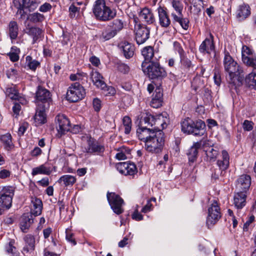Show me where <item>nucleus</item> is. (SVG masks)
Listing matches in <instances>:
<instances>
[{
  "label": "nucleus",
  "mask_w": 256,
  "mask_h": 256,
  "mask_svg": "<svg viewBox=\"0 0 256 256\" xmlns=\"http://www.w3.org/2000/svg\"><path fill=\"white\" fill-rule=\"evenodd\" d=\"M223 66L224 72L227 74L226 79L229 87L236 90L241 86L244 78V72L227 51L224 52Z\"/></svg>",
  "instance_id": "1"
},
{
  "label": "nucleus",
  "mask_w": 256,
  "mask_h": 256,
  "mask_svg": "<svg viewBox=\"0 0 256 256\" xmlns=\"http://www.w3.org/2000/svg\"><path fill=\"white\" fill-rule=\"evenodd\" d=\"M141 66L144 72L150 80H157L158 84H161L162 80L167 76L165 68L158 61L150 62V63L142 62Z\"/></svg>",
  "instance_id": "2"
},
{
  "label": "nucleus",
  "mask_w": 256,
  "mask_h": 256,
  "mask_svg": "<svg viewBox=\"0 0 256 256\" xmlns=\"http://www.w3.org/2000/svg\"><path fill=\"white\" fill-rule=\"evenodd\" d=\"M182 131L188 134L202 136L206 134V124L200 120H192L187 118L180 122Z\"/></svg>",
  "instance_id": "3"
},
{
  "label": "nucleus",
  "mask_w": 256,
  "mask_h": 256,
  "mask_svg": "<svg viewBox=\"0 0 256 256\" xmlns=\"http://www.w3.org/2000/svg\"><path fill=\"white\" fill-rule=\"evenodd\" d=\"M92 12L96 18L102 22L110 20L116 15V10L106 6L104 0H96L94 5Z\"/></svg>",
  "instance_id": "4"
},
{
  "label": "nucleus",
  "mask_w": 256,
  "mask_h": 256,
  "mask_svg": "<svg viewBox=\"0 0 256 256\" xmlns=\"http://www.w3.org/2000/svg\"><path fill=\"white\" fill-rule=\"evenodd\" d=\"M164 144V133L162 130H158L156 136H154L144 143V148L152 154L160 153Z\"/></svg>",
  "instance_id": "5"
},
{
  "label": "nucleus",
  "mask_w": 256,
  "mask_h": 256,
  "mask_svg": "<svg viewBox=\"0 0 256 256\" xmlns=\"http://www.w3.org/2000/svg\"><path fill=\"white\" fill-rule=\"evenodd\" d=\"M124 27V22L120 19H115L110 22L104 30L100 38L104 41L108 40L115 36Z\"/></svg>",
  "instance_id": "6"
},
{
  "label": "nucleus",
  "mask_w": 256,
  "mask_h": 256,
  "mask_svg": "<svg viewBox=\"0 0 256 256\" xmlns=\"http://www.w3.org/2000/svg\"><path fill=\"white\" fill-rule=\"evenodd\" d=\"M40 2L37 0H14L13 4L17 9L16 14H20V18H24L26 14L24 10L31 12L34 10Z\"/></svg>",
  "instance_id": "7"
},
{
  "label": "nucleus",
  "mask_w": 256,
  "mask_h": 256,
  "mask_svg": "<svg viewBox=\"0 0 256 256\" xmlns=\"http://www.w3.org/2000/svg\"><path fill=\"white\" fill-rule=\"evenodd\" d=\"M35 102L40 108H50L52 104L50 92L44 88L38 86L36 92Z\"/></svg>",
  "instance_id": "8"
},
{
  "label": "nucleus",
  "mask_w": 256,
  "mask_h": 256,
  "mask_svg": "<svg viewBox=\"0 0 256 256\" xmlns=\"http://www.w3.org/2000/svg\"><path fill=\"white\" fill-rule=\"evenodd\" d=\"M15 188L12 186H6L0 192V207L8 210L12 206Z\"/></svg>",
  "instance_id": "9"
},
{
  "label": "nucleus",
  "mask_w": 256,
  "mask_h": 256,
  "mask_svg": "<svg viewBox=\"0 0 256 256\" xmlns=\"http://www.w3.org/2000/svg\"><path fill=\"white\" fill-rule=\"evenodd\" d=\"M85 94L84 86L79 82H74L69 87L66 93V98L71 102H76L84 98Z\"/></svg>",
  "instance_id": "10"
},
{
  "label": "nucleus",
  "mask_w": 256,
  "mask_h": 256,
  "mask_svg": "<svg viewBox=\"0 0 256 256\" xmlns=\"http://www.w3.org/2000/svg\"><path fill=\"white\" fill-rule=\"evenodd\" d=\"M220 209L217 200H214L208 208L206 224L209 226L215 224L221 218Z\"/></svg>",
  "instance_id": "11"
},
{
  "label": "nucleus",
  "mask_w": 256,
  "mask_h": 256,
  "mask_svg": "<svg viewBox=\"0 0 256 256\" xmlns=\"http://www.w3.org/2000/svg\"><path fill=\"white\" fill-rule=\"evenodd\" d=\"M106 197L114 212L118 214H122L123 212L122 206L124 200L120 196L114 192H108Z\"/></svg>",
  "instance_id": "12"
},
{
  "label": "nucleus",
  "mask_w": 256,
  "mask_h": 256,
  "mask_svg": "<svg viewBox=\"0 0 256 256\" xmlns=\"http://www.w3.org/2000/svg\"><path fill=\"white\" fill-rule=\"evenodd\" d=\"M160 130V128L157 126L150 128H148L146 126H142L137 129L136 134L138 139L146 143V140L150 139L154 136H156L158 130Z\"/></svg>",
  "instance_id": "13"
},
{
  "label": "nucleus",
  "mask_w": 256,
  "mask_h": 256,
  "mask_svg": "<svg viewBox=\"0 0 256 256\" xmlns=\"http://www.w3.org/2000/svg\"><path fill=\"white\" fill-rule=\"evenodd\" d=\"M116 168L124 176H134L138 172L136 164L131 162H118L116 164Z\"/></svg>",
  "instance_id": "14"
},
{
  "label": "nucleus",
  "mask_w": 256,
  "mask_h": 256,
  "mask_svg": "<svg viewBox=\"0 0 256 256\" xmlns=\"http://www.w3.org/2000/svg\"><path fill=\"white\" fill-rule=\"evenodd\" d=\"M56 128L61 136L70 130V122L64 114H58L56 118Z\"/></svg>",
  "instance_id": "15"
},
{
  "label": "nucleus",
  "mask_w": 256,
  "mask_h": 256,
  "mask_svg": "<svg viewBox=\"0 0 256 256\" xmlns=\"http://www.w3.org/2000/svg\"><path fill=\"white\" fill-rule=\"evenodd\" d=\"M252 50L247 46L242 48V60L246 66L256 69V58L252 55Z\"/></svg>",
  "instance_id": "16"
},
{
  "label": "nucleus",
  "mask_w": 256,
  "mask_h": 256,
  "mask_svg": "<svg viewBox=\"0 0 256 256\" xmlns=\"http://www.w3.org/2000/svg\"><path fill=\"white\" fill-rule=\"evenodd\" d=\"M251 184V178L249 175L242 174L236 180L237 191L247 193Z\"/></svg>",
  "instance_id": "17"
},
{
  "label": "nucleus",
  "mask_w": 256,
  "mask_h": 256,
  "mask_svg": "<svg viewBox=\"0 0 256 256\" xmlns=\"http://www.w3.org/2000/svg\"><path fill=\"white\" fill-rule=\"evenodd\" d=\"M166 10V8L161 6H160L156 10L159 24L162 28H168L171 24V20Z\"/></svg>",
  "instance_id": "18"
},
{
  "label": "nucleus",
  "mask_w": 256,
  "mask_h": 256,
  "mask_svg": "<svg viewBox=\"0 0 256 256\" xmlns=\"http://www.w3.org/2000/svg\"><path fill=\"white\" fill-rule=\"evenodd\" d=\"M143 118L140 120V126H152L154 125L160 124L162 128V130L166 128V122H161L160 118L156 119L154 116L150 113H146L145 116H142Z\"/></svg>",
  "instance_id": "19"
},
{
  "label": "nucleus",
  "mask_w": 256,
  "mask_h": 256,
  "mask_svg": "<svg viewBox=\"0 0 256 256\" xmlns=\"http://www.w3.org/2000/svg\"><path fill=\"white\" fill-rule=\"evenodd\" d=\"M150 30L145 26H138L136 30V40L138 44L145 42L149 38Z\"/></svg>",
  "instance_id": "20"
},
{
  "label": "nucleus",
  "mask_w": 256,
  "mask_h": 256,
  "mask_svg": "<svg viewBox=\"0 0 256 256\" xmlns=\"http://www.w3.org/2000/svg\"><path fill=\"white\" fill-rule=\"evenodd\" d=\"M24 239L25 245L22 252L24 254L28 256L34 250L36 240L34 237L31 234L26 235Z\"/></svg>",
  "instance_id": "21"
},
{
  "label": "nucleus",
  "mask_w": 256,
  "mask_h": 256,
  "mask_svg": "<svg viewBox=\"0 0 256 256\" xmlns=\"http://www.w3.org/2000/svg\"><path fill=\"white\" fill-rule=\"evenodd\" d=\"M42 200L36 197H31L30 214L34 216H39L42 213Z\"/></svg>",
  "instance_id": "22"
},
{
  "label": "nucleus",
  "mask_w": 256,
  "mask_h": 256,
  "mask_svg": "<svg viewBox=\"0 0 256 256\" xmlns=\"http://www.w3.org/2000/svg\"><path fill=\"white\" fill-rule=\"evenodd\" d=\"M140 18L148 24H154L156 22V19L152 10L148 8H142L139 14Z\"/></svg>",
  "instance_id": "23"
},
{
  "label": "nucleus",
  "mask_w": 256,
  "mask_h": 256,
  "mask_svg": "<svg viewBox=\"0 0 256 256\" xmlns=\"http://www.w3.org/2000/svg\"><path fill=\"white\" fill-rule=\"evenodd\" d=\"M210 39L206 38L202 42L199 48V50L202 53L210 54L212 51L214 50V36L210 34Z\"/></svg>",
  "instance_id": "24"
},
{
  "label": "nucleus",
  "mask_w": 256,
  "mask_h": 256,
  "mask_svg": "<svg viewBox=\"0 0 256 256\" xmlns=\"http://www.w3.org/2000/svg\"><path fill=\"white\" fill-rule=\"evenodd\" d=\"M119 48L126 58H130L134 56L135 48L132 44L128 42H122L119 44Z\"/></svg>",
  "instance_id": "25"
},
{
  "label": "nucleus",
  "mask_w": 256,
  "mask_h": 256,
  "mask_svg": "<svg viewBox=\"0 0 256 256\" xmlns=\"http://www.w3.org/2000/svg\"><path fill=\"white\" fill-rule=\"evenodd\" d=\"M171 16L172 18V22H178L184 30H187L190 27V20L188 18H184L183 15H177L176 12L171 13Z\"/></svg>",
  "instance_id": "26"
},
{
  "label": "nucleus",
  "mask_w": 256,
  "mask_h": 256,
  "mask_svg": "<svg viewBox=\"0 0 256 256\" xmlns=\"http://www.w3.org/2000/svg\"><path fill=\"white\" fill-rule=\"evenodd\" d=\"M49 108H40V106H36V112L34 116V120L38 124H42L46 122V111L48 110Z\"/></svg>",
  "instance_id": "27"
},
{
  "label": "nucleus",
  "mask_w": 256,
  "mask_h": 256,
  "mask_svg": "<svg viewBox=\"0 0 256 256\" xmlns=\"http://www.w3.org/2000/svg\"><path fill=\"white\" fill-rule=\"evenodd\" d=\"M90 78L97 88L104 90L106 87V84L102 80L103 77L98 72L92 70L90 73Z\"/></svg>",
  "instance_id": "28"
},
{
  "label": "nucleus",
  "mask_w": 256,
  "mask_h": 256,
  "mask_svg": "<svg viewBox=\"0 0 256 256\" xmlns=\"http://www.w3.org/2000/svg\"><path fill=\"white\" fill-rule=\"evenodd\" d=\"M104 150V148L103 146L91 140L88 142V146L87 148H86V152L87 153L90 154L96 153V154H100L103 152Z\"/></svg>",
  "instance_id": "29"
},
{
  "label": "nucleus",
  "mask_w": 256,
  "mask_h": 256,
  "mask_svg": "<svg viewBox=\"0 0 256 256\" xmlns=\"http://www.w3.org/2000/svg\"><path fill=\"white\" fill-rule=\"evenodd\" d=\"M246 193L238 191L234 198L235 206L238 209L242 208L246 204Z\"/></svg>",
  "instance_id": "30"
},
{
  "label": "nucleus",
  "mask_w": 256,
  "mask_h": 256,
  "mask_svg": "<svg viewBox=\"0 0 256 256\" xmlns=\"http://www.w3.org/2000/svg\"><path fill=\"white\" fill-rule=\"evenodd\" d=\"M230 156L228 152L224 150L222 152V158L219 159L217 161V164L222 170H226L230 164Z\"/></svg>",
  "instance_id": "31"
},
{
  "label": "nucleus",
  "mask_w": 256,
  "mask_h": 256,
  "mask_svg": "<svg viewBox=\"0 0 256 256\" xmlns=\"http://www.w3.org/2000/svg\"><path fill=\"white\" fill-rule=\"evenodd\" d=\"M70 78L72 81H78L81 86H86L88 84V76L83 72H77L70 75Z\"/></svg>",
  "instance_id": "32"
},
{
  "label": "nucleus",
  "mask_w": 256,
  "mask_h": 256,
  "mask_svg": "<svg viewBox=\"0 0 256 256\" xmlns=\"http://www.w3.org/2000/svg\"><path fill=\"white\" fill-rule=\"evenodd\" d=\"M33 222L32 216L28 214H24L22 217L20 228L24 232H26L28 230Z\"/></svg>",
  "instance_id": "33"
},
{
  "label": "nucleus",
  "mask_w": 256,
  "mask_h": 256,
  "mask_svg": "<svg viewBox=\"0 0 256 256\" xmlns=\"http://www.w3.org/2000/svg\"><path fill=\"white\" fill-rule=\"evenodd\" d=\"M26 33L32 37L33 44L36 42L42 33V30L37 27L28 26L26 28Z\"/></svg>",
  "instance_id": "34"
},
{
  "label": "nucleus",
  "mask_w": 256,
  "mask_h": 256,
  "mask_svg": "<svg viewBox=\"0 0 256 256\" xmlns=\"http://www.w3.org/2000/svg\"><path fill=\"white\" fill-rule=\"evenodd\" d=\"M250 14V8L248 5L240 6L236 12V17L240 20H245Z\"/></svg>",
  "instance_id": "35"
},
{
  "label": "nucleus",
  "mask_w": 256,
  "mask_h": 256,
  "mask_svg": "<svg viewBox=\"0 0 256 256\" xmlns=\"http://www.w3.org/2000/svg\"><path fill=\"white\" fill-rule=\"evenodd\" d=\"M142 54L144 58L143 62L150 63V62H154L153 58L154 56V49L152 46H147L144 47L142 50Z\"/></svg>",
  "instance_id": "36"
},
{
  "label": "nucleus",
  "mask_w": 256,
  "mask_h": 256,
  "mask_svg": "<svg viewBox=\"0 0 256 256\" xmlns=\"http://www.w3.org/2000/svg\"><path fill=\"white\" fill-rule=\"evenodd\" d=\"M208 160L214 162L219 154L218 148L216 146H210L204 150Z\"/></svg>",
  "instance_id": "37"
},
{
  "label": "nucleus",
  "mask_w": 256,
  "mask_h": 256,
  "mask_svg": "<svg viewBox=\"0 0 256 256\" xmlns=\"http://www.w3.org/2000/svg\"><path fill=\"white\" fill-rule=\"evenodd\" d=\"M6 94L10 98L14 100L21 101L22 98L20 96L18 90L16 89V86L12 85L6 88L5 92Z\"/></svg>",
  "instance_id": "38"
},
{
  "label": "nucleus",
  "mask_w": 256,
  "mask_h": 256,
  "mask_svg": "<svg viewBox=\"0 0 256 256\" xmlns=\"http://www.w3.org/2000/svg\"><path fill=\"white\" fill-rule=\"evenodd\" d=\"M18 23L16 21H11L8 24V34L12 40H16L18 35Z\"/></svg>",
  "instance_id": "39"
},
{
  "label": "nucleus",
  "mask_w": 256,
  "mask_h": 256,
  "mask_svg": "<svg viewBox=\"0 0 256 256\" xmlns=\"http://www.w3.org/2000/svg\"><path fill=\"white\" fill-rule=\"evenodd\" d=\"M76 180V176L70 175L66 174L62 176L58 180V183L63 182L65 186H72Z\"/></svg>",
  "instance_id": "40"
},
{
  "label": "nucleus",
  "mask_w": 256,
  "mask_h": 256,
  "mask_svg": "<svg viewBox=\"0 0 256 256\" xmlns=\"http://www.w3.org/2000/svg\"><path fill=\"white\" fill-rule=\"evenodd\" d=\"M12 138L11 134L8 133L2 135L0 137V140L3 143L5 149L7 150H10L14 147Z\"/></svg>",
  "instance_id": "41"
},
{
  "label": "nucleus",
  "mask_w": 256,
  "mask_h": 256,
  "mask_svg": "<svg viewBox=\"0 0 256 256\" xmlns=\"http://www.w3.org/2000/svg\"><path fill=\"white\" fill-rule=\"evenodd\" d=\"M180 59L181 68L185 72H188L190 68H192L194 66L191 61L184 55L180 57Z\"/></svg>",
  "instance_id": "42"
},
{
  "label": "nucleus",
  "mask_w": 256,
  "mask_h": 256,
  "mask_svg": "<svg viewBox=\"0 0 256 256\" xmlns=\"http://www.w3.org/2000/svg\"><path fill=\"white\" fill-rule=\"evenodd\" d=\"M50 173L51 170L50 168H47L44 164H42L38 167L34 168L32 170V174L33 176L38 174L49 175Z\"/></svg>",
  "instance_id": "43"
},
{
  "label": "nucleus",
  "mask_w": 256,
  "mask_h": 256,
  "mask_svg": "<svg viewBox=\"0 0 256 256\" xmlns=\"http://www.w3.org/2000/svg\"><path fill=\"white\" fill-rule=\"evenodd\" d=\"M44 19V16L42 14L38 12H34L29 14L28 16L27 20L33 23H38L42 22Z\"/></svg>",
  "instance_id": "44"
},
{
  "label": "nucleus",
  "mask_w": 256,
  "mask_h": 256,
  "mask_svg": "<svg viewBox=\"0 0 256 256\" xmlns=\"http://www.w3.org/2000/svg\"><path fill=\"white\" fill-rule=\"evenodd\" d=\"M204 86V84L199 78H194L192 82V87L197 93H200Z\"/></svg>",
  "instance_id": "45"
},
{
  "label": "nucleus",
  "mask_w": 256,
  "mask_h": 256,
  "mask_svg": "<svg viewBox=\"0 0 256 256\" xmlns=\"http://www.w3.org/2000/svg\"><path fill=\"white\" fill-rule=\"evenodd\" d=\"M245 82L248 87L254 88L256 86V73H250L246 78Z\"/></svg>",
  "instance_id": "46"
},
{
  "label": "nucleus",
  "mask_w": 256,
  "mask_h": 256,
  "mask_svg": "<svg viewBox=\"0 0 256 256\" xmlns=\"http://www.w3.org/2000/svg\"><path fill=\"white\" fill-rule=\"evenodd\" d=\"M118 152L116 155V158L118 160H126L127 157L126 154H129V150L124 146L120 148L117 150Z\"/></svg>",
  "instance_id": "47"
},
{
  "label": "nucleus",
  "mask_w": 256,
  "mask_h": 256,
  "mask_svg": "<svg viewBox=\"0 0 256 256\" xmlns=\"http://www.w3.org/2000/svg\"><path fill=\"white\" fill-rule=\"evenodd\" d=\"M172 7L178 14L177 15L182 14L183 10V4L180 0H172L171 2Z\"/></svg>",
  "instance_id": "48"
},
{
  "label": "nucleus",
  "mask_w": 256,
  "mask_h": 256,
  "mask_svg": "<svg viewBox=\"0 0 256 256\" xmlns=\"http://www.w3.org/2000/svg\"><path fill=\"white\" fill-rule=\"evenodd\" d=\"M26 60L27 66L32 70H35L36 68L40 64V63L38 60H32V56H27Z\"/></svg>",
  "instance_id": "49"
},
{
  "label": "nucleus",
  "mask_w": 256,
  "mask_h": 256,
  "mask_svg": "<svg viewBox=\"0 0 256 256\" xmlns=\"http://www.w3.org/2000/svg\"><path fill=\"white\" fill-rule=\"evenodd\" d=\"M14 240H11L9 242L8 246H6V251L8 254H10L12 256H18L19 252L14 246Z\"/></svg>",
  "instance_id": "50"
},
{
  "label": "nucleus",
  "mask_w": 256,
  "mask_h": 256,
  "mask_svg": "<svg viewBox=\"0 0 256 256\" xmlns=\"http://www.w3.org/2000/svg\"><path fill=\"white\" fill-rule=\"evenodd\" d=\"M123 125L124 127V133L126 134H130L132 128V120L128 116H125L122 120Z\"/></svg>",
  "instance_id": "51"
},
{
  "label": "nucleus",
  "mask_w": 256,
  "mask_h": 256,
  "mask_svg": "<svg viewBox=\"0 0 256 256\" xmlns=\"http://www.w3.org/2000/svg\"><path fill=\"white\" fill-rule=\"evenodd\" d=\"M12 50L14 52H9L8 55L11 61L13 62H17L19 60L18 53L20 52V50L16 46H12Z\"/></svg>",
  "instance_id": "52"
},
{
  "label": "nucleus",
  "mask_w": 256,
  "mask_h": 256,
  "mask_svg": "<svg viewBox=\"0 0 256 256\" xmlns=\"http://www.w3.org/2000/svg\"><path fill=\"white\" fill-rule=\"evenodd\" d=\"M198 151L194 148H190L188 151V156L190 162H194L197 158Z\"/></svg>",
  "instance_id": "53"
},
{
  "label": "nucleus",
  "mask_w": 256,
  "mask_h": 256,
  "mask_svg": "<svg viewBox=\"0 0 256 256\" xmlns=\"http://www.w3.org/2000/svg\"><path fill=\"white\" fill-rule=\"evenodd\" d=\"M161 84H158L156 86V88L154 90V92L152 95V98H156L160 100H163V93H162V89L160 86Z\"/></svg>",
  "instance_id": "54"
},
{
  "label": "nucleus",
  "mask_w": 256,
  "mask_h": 256,
  "mask_svg": "<svg viewBox=\"0 0 256 256\" xmlns=\"http://www.w3.org/2000/svg\"><path fill=\"white\" fill-rule=\"evenodd\" d=\"M66 240L70 242L72 245L75 246L76 244V242L74 238V234L68 228L66 229Z\"/></svg>",
  "instance_id": "55"
},
{
  "label": "nucleus",
  "mask_w": 256,
  "mask_h": 256,
  "mask_svg": "<svg viewBox=\"0 0 256 256\" xmlns=\"http://www.w3.org/2000/svg\"><path fill=\"white\" fill-rule=\"evenodd\" d=\"M254 123L248 120H245L243 122V128L246 131H250L252 130Z\"/></svg>",
  "instance_id": "56"
},
{
  "label": "nucleus",
  "mask_w": 256,
  "mask_h": 256,
  "mask_svg": "<svg viewBox=\"0 0 256 256\" xmlns=\"http://www.w3.org/2000/svg\"><path fill=\"white\" fill-rule=\"evenodd\" d=\"M163 100H160L158 99L152 98L150 105L154 108H158L162 106Z\"/></svg>",
  "instance_id": "57"
},
{
  "label": "nucleus",
  "mask_w": 256,
  "mask_h": 256,
  "mask_svg": "<svg viewBox=\"0 0 256 256\" xmlns=\"http://www.w3.org/2000/svg\"><path fill=\"white\" fill-rule=\"evenodd\" d=\"M174 50L179 54L180 57L184 55V52L178 42H174Z\"/></svg>",
  "instance_id": "58"
},
{
  "label": "nucleus",
  "mask_w": 256,
  "mask_h": 256,
  "mask_svg": "<svg viewBox=\"0 0 256 256\" xmlns=\"http://www.w3.org/2000/svg\"><path fill=\"white\" fill-rule=\"evenodd\" d=\"M118 70L124 74H127L130 70V68L125 64L122 63L118 64Z\"/></svg>",
  "instance_id": "59"
},
{
  "label": "nucleus",
  "mask_w": 256,
  "mask_h": 256,
  "mask_svg": "<svg viewBox=\"0 0 256 256\" xmlns=\"http://www.w3.org/2000/svg\"><path fill=\"white\" fill-rule=\"evenodd\" d=\"M52 6L48 2H45L40 6L39 10L42 12H46L50 11L52 9Z\"/></svg>",
  "instance_id": "60"
},
{
  "label": "nucleus",
  "mask_w": 256,
  "mask_h": 256,
  "mask_svg": "<svg viewBox=\"0 0 256 256\" xmlns=\"http://www.w3.org/2000/svg\"><path fill=\"white\" fill-rule=\"evenodd\" d=\"M70 16L71 18L75 17L76 13L78 12V8L72 4L69 8Z\"/></svg>",
  "instance_id": "61"
},
{
  "label": "nucleus",
  "mask_w": 256,
  "mask_h": 256,
  "mask_svg": "<svg viewBox=\"0 0 256 256\" xmlns=\"http://www.w3.org/2000/svg\"><path fill=\"white\" fill-rule=\"evenodd\" d=\"M93 107L96 112H99L101 108V101L98 98L93 100Z\"/></svg>",
  "instance_id": "62"
},
{
  "label": "nucleus",
  "mask_w": 256,
  "mask_h": 256,
  "mask_svg": "<svg viewBox=\"0 0 256 256\" xmlns=\"http://www.w3.org/2000/svg\"><path fill=\"white\" fill-rule=\"evenodd\" d=\"M42 153V150L38 147H35L31 152L30 155L33 157H38Z\"/></svg>",
  "instance_id": "63"
},
{
  "label": "nucleus",
  "mask_w": 256,
  "mask_h": 256,
  "mask_svg": "<svg viewBox=\"0 0 256 256\" xmlns=\"http://www.w3.org/2000/svg\"><path fill=\"white\" fill-rule=\"evenodd\" d=\"M132 218L137 221L141 220L143 219L142 215L140 213L138 210H134L132 216Z\"/></svg>",
  "instance_id": "64"
}]
</instances>
